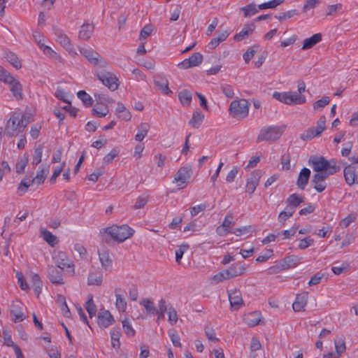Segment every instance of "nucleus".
I'll use <instances>...</instances> for the list:
<instances>
[{
	"label": "nucleus",
	"instance_id": "39",
	"mask_svg": "<svg viewBox=\"0 0 358 358\" xmlns=\"http://www.w3.org/2000/svg\"><path fill=\"white\" fill-rule=\"evenodd\" d=\"M31 282L34 287V292L39 295L41 292L43 282L40 276L36 273H33L31 276Z\"/></svg>",
	"mask_w": 358,
	"mask_h": 358
},
{
	"label": "nucleus",
	"instance_id": "7",
	"mask_svg": "<svg viewBox=\"0 0 358 358\" xmlns=\"http://www.w3.org/2000/svg\"><path fill=\"white\" fill-rule=\"evenodd\" d=\"M249 106L248 101L246 99H242L238 101H231L229 110L233 117L243 119L248 115Z\"/></svg>",
	"mask_w": 358,
	"mask_h": 358
},
{
	"label": "nucleus",
	"instance_id": "20",
	"mask_svg": "<svg viewBox=\"0 0 358 358\" xmlns=\"http://www.w3.org/2000/svg\"><path fill=\"white\" fill-rule=\"evenodd\" d=\"M308 292H303L296 295L292 304V308L295 312H301L305 310L308 303Z\"/></svg>",
	"mask_w": 358,
	"mask_h": 358
},
{
	"label": "nucleus",
	"instance_id": "10",
	"mask_svg": "<svg viewBox=\"0 0 358 358\" xmlns=\"http://www.w3.org/2000/svg\"><path fill=\"white\" fill-rule=\"evenodd\" d=\"M53 259L57 267L66 270V272L70 273L72 275H74V265L65 252L58 251L55 252Z\"/></svg>",
	"mask_w": 358,
	"mask_h": 358
},
{
	"label": "nucleus",
	"instance_id": "35",
	"mask_svg": "<svg viewBox=\"0 0 358 358\" xmlns=\"http://www.w3.org/2000/svg\"><path fill=\"white\" fill-rule=\"evenodd\" d=\"M204 119V115L200 111H195L193 113L192 117L189 120V125H191L194 128H199Z\"/></svg>",
	"mask_w": 358,
	"mask_h": 358
},
{
	"label": "nucleus",
	"instance_id": "14",
	"mask_svg": "<svg viewBox=\"0 0 358 358\" xmlns=\"http://www.w3.org/2000/svg\"><path fill=\"white\" fill-rule=\"evenodd\" d=\"M63 271L61 268L55 266H50L48 268V277L50 281L54 285H63Z\"/></svg>",
	"mask_w": 358,
	"mask_h": 358
},
{
	"label": "nucleus",
	"instance_id": "57",
	"mask_svg": "<svg viewBox=\"0 0 358 358\" xmlns=\"http://www.w3.org/2000/svg\"><path fill=\"white\" fill-rule=\"evenodd\" d=\"M43 155V148L41 146H38L34 149V152L33 155V161L32 164L34 165L38 164L42 159Z\"/></svg>",
	"mask_w": 358,
	"mask_h": 358
},
{
	"label": "nucleus",
	"instance_id": "22",
	"mask_svg": "<svg viewBox=\"0 0 358 358\" xmlns=\"http://www.w3.org/2000/svg\"><path fill=\"white\" fill-rule=\"evenodd\" d=\"M22 304L20 303H13L11 306L10 315L14 322L17 323L24 320Z\"/></svg>",
	"mask_w": 358,
	"mask_h": 358
},
{
	"label": "nucleus",
	"instance_id": "54",
	"mask_svg": "<svg viewBox=\"0 0 358 358\" xmlns=\"http://www.w3.org/2000/svg\"><path fill=\"white\" fill-rule=\"evenodd\" d=\"M189 245H181L179 246L178 248H177L175 251L176 255V262L180 264V260L182 258V256L184 253L188 250Z\"/></svg>",
	"mask_w": 358,
	"mask_h": 358
},
{
	"label": "nucleus",
	"instance_id": "12",
	"mask_svg": "<svg viewBox=\"0 0 358 358\" xmlns=\"http://www.w3.org/2000/svg\"><path fill=\"white\" fill-rule=\"evenodd\" d=\"M203 62V55L200 52L193 53L188 59H185L178 64V68L187 69L199 66Z\"/></svg>",
	"mask_w": 358,
	"mask_h": 358
},
{
	"label": "nucleus",
	"instance_id": "37",
	"mask_svg": "<svg viewBox=\"0 0 358 358\" xmlns=\"http://www.w3.org/2000/svg\"><path fill=\"white\" fill-rule=\"evenodd\" d=\"M6 59L16 69L22 68V64L18 57L13 52H8L5 54Z\"/></svg>",
	"mask_w": 358,
	"mask_h": 358
},
{
	"label": "nucleus",
	"instance_id": "28",
	"mask_svg": "<svg viewBox=\"0 0 358 358\" xmlns=\"http://www.w3.org/2000/svg\"><path fill=\"white\" fill-rule=\"evenodd\" d=\"M89 285H101L102 283V273L99 270L90 271L87 278Z\"/></svg>",
	"mask_w": 358,
	"mask_h": 358
},
{
	"label": "nucleus",
	"instance_id": "34",
	"mask_svg": "<svg viewBox=\"0 0 358 358\" xmlns=\"http://www.w3.org/2000/svg\"><path fill=\"white\" fill-rule=\"evenodd\" d=\"M115 112L117 116L124 121H129L131 118V114L122 103H118Z\"/></svg>",
	"mask_w": 358,
	"mask_h": 358
},
{
	"label": "nucleus",
	"instance_id": "63",
	"mask_svg": "<svg viewBox=\"0 0 358 358\" xmlns=\"http://www.w3.org/2000/svg\"><path fill=\"white\" fill-rule=\"evenodd\" d=\"M317 131V134H321L326 129V117L324 115L320 116L318 121L317 122V125L315 127Z\"/></svg>",
	"mask_w": 358,
	"mask_h": 358
},
{
	"label": "nucleus",
	"instance_id": "45",
	"mask_svg": "<svg viewBox=\"0 0 358 358\" xmlns=\"http://www.w3.org/2000/svg\"><path fill=\"white\" fill-rule=\"evenodd\" d=\"M78 97L82 101L83 104L87 106H91L93 103V100L90 94H88L85 91L80 90L77 93Z\"/></svg>",
	"mask_w": 358,
	"mask_h": 358
},
{
	"label": "nucleus",
	"instance_id": "38",
	"mask_svg": "<svg viewBox=\"0 0 358 358\" xmlns=\"http://www.w3.org/2000/svg\"><path fill=\"white\" fill-rule=\"evenodd\" d=\"M178 98L182 106H189L192 99V93L187 90H182L178 94Z\"/></svg>",
	"mask_w": 358,
	"mask_h": 358
},
{
	"label": "nucleus",
	"instance_id": "32",
	"mask_svg": "<svg viewBox=\"0 0 358 358\" xmlns=\"http://www.w3.org/2000/svg\"><path fill=\"white\" fill-rule=\"evenodd\" d=\"M229 33L227 31H222L219 34L217 37L213 38L208 44V48L210 50H213L217 48L219 44L224 41L229 36Z\"/></svg>",
	"mask_w": 358,
	"mask_h": 358
},
{
	"label": "nucleus",
	"instance_id": "55",
	"mask_svg": "<svg viewBox=\"0 0 358 358\" xmlns=\"http://www.w3.org/2000/svg\"><path fill=\"white\" fill-rule=\"evenodd\" d=\"M168 317L171 325L176 324L178 320L177 312L172 306L169 307Z\"/></svg>",
	"mask_w": 358,
	"mask_h": 358
},
{
	"label": "nucleus",
	"instance_id": "40",
	"mask_svg": "<svg viewBox=\"0 0 358 358\" xmlns=\"http://www.w3.org/2000/svg\"><path fill=\"white\" fill-rule=\"evenodd\" d=\"M40 49L43 51V52L48 57L53 58L59 62H62V57L57 53L55 50H53L50 46L44 45H41Z\"/></svg>",
	"mask_w": 358,
	"mask_h": 358
},
{
	"label": "nucleus",
	"instance_id": "59",
	"mask_svg": "<svg viewBox=\"0 0 358 358\" xmlns=\"http://www.w3.org/2000/svg\"><path fill=\"white\" fill-rule=\"evenodd\" d=\"M16 278H17V282L22 290L28 291L29 289V287L25 279L24 278L23 274L21 272L16 273Z\"/></svg>",
	"mask_w": 358,
	"mask_h": 358
},
{
	"label": "nucleus",
	"instance_id": "25",
	"mask_svg": "<svg viewBox=\"0 0 358 358\" xmlns=\"http://www.w3.org/2000/svg\"><path fill=\"white\" fill-rule=\"evenodd\" d=\"M255 29V25L253 23L246 24L239 33L235 34L234 39L236 41H241L251 34Z\"/></svg>",
	"mask_w": 358,
	"mask_h": 358
},
{
	"label": "nucleus",
	"instance_id": "49",
	"mask_svg": "<svg viewBox=\"0 0 358 358\" xmlns=\"http://www.w3.org/2000/svg\"><path fill=\"white\" fill-rule=\"evenodd\" d=\"M28 157L26 155H24L18 159L15 165L16 172L17 173H22L24 172V169L28 164Z\"/></svg>",
	"mask_w": 358,
	"mask_h": 358
},
{
	"label": "nucleus",
	"instance_id": "21",
	"mask_svg": "<svg viewBox=\"0 0 358 358\" xmlns=\"http://www.w3.org/2000/svg\"><path fill=\"white\" fill-rule=\"evenodd\" d=\"M98 254L102 267L106 271H110L112 268V259L110 257L108 250L103 248L98 251Z\"/></svg>",
	"mask_w": 358,
	"mask_h": 358
},
{
	"label": "nucleus",
	"instance_id": "18",
	"mask_svg": "<svg viewBox=\"0 0 358 358\" xmlns=\"http://www.w3.org/2000/svg\"><path fill=\"white\" fill-rule=\"evenodd\" d=\"M261 174L259 171H254L247 179L245 185V192L250 194H252L259 185Z\"/></svg>",
	"mask_w": 358,
	"mask_h": 358
},
{
	"label": "nucleus",
	"instance_id": "3",
	"mask_svg": "<svg viewBox=\"0 0 358 358\" xmlns=\"http://www.w3.org/2000/svg\"><path fill=\"white\" fill-rule=\"evenodd\" d=\"M134 232L135 231L127 224L120 226L113 225L100 230V234H108L113 239L120 243H122L125 240L131 238Z\"/></svg>",
	"mask_w": 358,
	"mask_h": 358
},
{
	"label": "nucleus",
	"instance_id": "46",
	"mask_svg": "<svg viewBox=\"0 0 358 358\" xmlns=\"http://www.w3.org/2000/svg\"><path fill=\"white\" fill-rule=\"evenodd\" d=\"M317 133V131L315 127H310L301 135V138L303 141H310L320 135Z\"/></svg>",
	"mask_w": 358,
	"mask_h": 358
},
{
	"label": "nucleus",
	"instance_id": "4",
	"mask_svg": "<svg viewBox=\"0 0 358 358\" xmlns=\"http://www.w3.org/2000/svg\"><path fill=\"white\" fill-rule=\"evenodd\" d=\"M284 130V126L271 125L263 127L257 137V142L275 141L280 138Z\"/></svg>",
	"mask_w": 358,
	"mask_h": 358
},
{
	"label": "nucleus",
	"instance_id": "17",
	"mask_svg": "<svg viewBox=\"0 0 358 358\" xmlns=\"http://www.w3.org/2000/svg\"><path fill=\"white\" fill-rule=\"evenodd\" d=\"M224 271L226 278L230 279L245 273L246 267L245 266V264L238 262L231 264L229 268Z\"/></svg>",
	"mask_w": 358,
	"mask_h": 358
},
{
	"label": "nucleus",
	"instance_id": "43",
	"mask_svg": "<svg viewBox=\"0 0 358 358\" xmlns=\"http://www.w3.org/2000/svg\"><path fill=\"white\" fill-rule=\"evenodd\" d=\"M243 12L244 17H248L252 15H254L259 11V6L257 7L256 4L254 3H251L241 8Z\"/></svg>",
	"mask_w": 358,
	"mask_h": 358
},
{
	"label": "nucleus",
	"instance_id": "5",
	"mask_svg": "<svg viewBox=\"0 0 358 358\" xmlns=\"http://www.w3.org/2000/svg\"><path fill=\"white\" fill-rule=\"evenodd\" d=\"M273 98L278 101L287 105H299L304 103L306 99L304 95L299 94L296 92H274Z\"/></svg>",
	"mask_w": 358,
	"mask_h": 358
},
{
	"label": "nucleus",
	"instance_id": "58",
	"mask_svg": "<svg viewBox=\"0 0 358 358\" xmlns=\"http://www.w3.org/2000/svg\"><path fill=\"white\" fill-rule=\"evenodd\" d=\"M314 244V240L310 236L306 237L299 241L298 248L300 250H305L309 246Z\"/></svg>",
	"mask_w": 358,
	"mask_h": 358
},
{
	"label": "nucleus",
	"instance_id": "51",
	"mask_svg": "<svg viewBox=\"0 0 358 358\" xmlns=\"http://www.w3.org/2000/svg\"><path fill=\"white\" fill-rule=\"evenodd\" d=\"M303 200L301 197H300L296 194H292L289 196L287 199L286 203L287 204L292 205L294 207L299 206L301 203H303Z\"/></svg>",
	"mask_w": 358,
	"mask_h": 358
},
{
	"label": "nucleus",
	"instance_id": "9",
	"mask_svg": "<svg viewBox=\"0 0 358 358\" xmlns=\"http://www.w3.org/2000/svg\"><path fill=\"white\" fill-rule=\"evenodd\" d=\"M97 78L108 89L115 91L118 87V79L112 73L106 71L103 69H97L95 72Z\"/></svg>",
	"mask_w": 358,
	"mask_h": 358
},
{
	"label": "nucleus",
	"instance_id": "42",
	"mask_svg": "<svg viewBox=\"0 0 358 358\" xmlns=\"http://www.w3.org/2000/svg\"><path fill=\"white\" fill-rule=\"evenodd\" d=\"M85 309L91 318L96 315V306L94 303L92 295H89L85 303Z\"/></svg>",
	"mask_w": 358,
	"mask_h": 358
},
{
	"label": "nucleus",
	"instance_id": "62",
	"mask_svg": "<svg viewBox=\"0 0 358 358\" xmlns=\"http://www.w3.org/2000/svg\"><path fill=\"white\" fill-rule=\"evenodd\" d=\"M205 334L209 341L214 343H217L219 341V338L216 337L214 329L211 327L206 326L205 327Z\"/></svg>",
	"mask_w": 358,
	"mask_h": 358
},
{
	"label": "nucleus",
	"instance_id": "41",
	"mask_svg": "<svg viewBox=\"0 0 358 358\" xmlns=\"http://www.w3.org/2000/svg\"><path fill=\"white\" fill-rule=\"evenodd\" d=\"M336 353L341 357L346 350L345 341L343 338H338L334 340Z\"/></svg>",
	"mask_w": 358,
	"mask_h": 358
},
{
	"label": "nucleus",
	"instance_id": "36",
	"mask_svg": "<svg viewBox=\"0 0 358 358\" xmlns=\"http://www.w3.org/2000/svg\"><path fill=\"white\" fill-rule=\"evenodd\" d=\"M139 303L145 308L147 313L150 315H155L157 311L155 304L150 299H143L140 301Z\"/></svg>",
	"mask_w": 358,
	"mask_h": 358
},
{
	"label": "nucleus",
	"instance_id": "26",
	"mask_svg": "<svg viewBox=\"0 0 358 358\" xmlns=\"http://www.w3.org/2000/svg\"><path fill=\"white\" fill-rule=\"evenodd\" d=\"M94 31V25L92 23L83 24L78 33V38L83 41H87Z\"/></svg>",
	"mask_w": 358,
	"mask_h": 358
},
{
	"label": "nucleus",
	"instance_id": "15",
	"mask_svg": "<svg viewBox=\"0 0 358 358\" xmlns=\"http://www.w3.org/2000/svg\"><path fill=\"white\" fill-rule=\"evenodd\" d=\"M228 296L231 307L234 310H238L243 305V300L239 290H229L228 291Z\"/></svg>",
	"mask_w": 358,
	"mask_h": 358
},
{
	"label": "nucleus",
	"instance_id": "60",
	"mask_svg": "<svg viewBox=\"0 0 358 358\" xmlns=\"http://www.w3.org/2000/svg\"><path fill=\"white\" fill-rule=\"evenodd\" d=\"M280 5V0H271L259 5V9L264 10L267 8H274Z\"/></svg>",
	"mask_w": 358,
	"mask_h": 358
},
{
	"label": "nucleus",
	"instance_id": "13",
	"mask_svg": "<svg viewBox=\"0 0 358 358\" xmlns=\"http://www.w3.org/2000/svg\"><path fill=\"white\" fill-rule=\"evenodd\" d=\"M343 176L348 185L358 184V166H346L343 169Z\"/></svg>",
	"mask_w": 358,
	"mask_h": 358
},
{
	"label": "nucleus",
	"instance_id": "2",
	"mask_svg": "<svg viewBox=\"0 0 358 358\" xmlns=\"http://www.w3.org/2000/svg\"><path fill=\"white\" fill-rule=\"evenodd\" d=\"M309 163L315 172L324 171L329 172V174H334L341 170L335 159L327 160L323 157H313L310 159Z\"/></svg>",
	"mask_w": 358,
	"mask_h": 358
},
{
	"label": "nucleus",
	"instance_id": "16",
	"mask_svg": "<svg viewBox=\"0 0 358 358\" xmlns=\"http://www.w3.org/2000/svg\"><path fill=\"white\" fill-rule=\"evenodd\" d=\"M97 322L99 327L107 328L115 322V320L108 310L101 309L98 314Z\"/></svg>",
	"mask_w": 358,
	"mask_h": 358
},
{
	"label": "nucleus",
	"instance_id": "1",
	"mask_svg": "<svg viewBox=\"0 0 358 358\" xmlns=\"http://www.w3.org/2000/svg\"><path fill=\"white\" fill-rule=\"evenodd\" d=\"M27 124L28 121L24 119V115L13 113L6 122L5 132L10 136H17L24 131Z\"/></svg>",
	"mask_w": 358,
	"mask_h": 358
},
{
	"label": "nucleus",
	"instance_id": "24",
	"mask_svg": "<svg viewBox=\"0 0 358 358\" xmlns=\"http://www.w3.org/2000/svg\"><path fill=\"white\" fill-rule=\"evenodd\" d=\"M310 176V171L308 168H303L301 170L297 181L296 185L299 188L301 189H304L306 186L307 185L309 178Z\"/></svg>",
	"mask_w": 358,
	"mask_h": 358
},
{
	"label": "nucleus",
	"instance_id": "61",
	"mask_svg": "<svg viewBox=\"0 0 358 358\" xmlns=\"http://www.w3.org/2000/svg\"><path fill=\"white\" fill-rule=\"evenodd\" d=\"M221 90L222 93L228 98H233L234 96V91L231 85L229 84H223L221 85Z\"/></svg>",
	"mask_w": 358,
	"mask_h": 358
},
{
	"label": "nucleus",
	"instance_id": "44",
	"mask_svg": "<svg viewBox=\"0 0 358 358\" xmlns=\"http://www.w3.org/2000/svg\"><path fill=\"white\" fill-rule=\"evenodd\" d=\"M41 236L51 246H54L57 241V237L53 235L50 231L47 229H43L41 231Z\"/></svg>",
	"mask_w": 358,
	"mask_h": 358
},
{
	"label": "nucleus",
	"instance_id": "27",
	"mask_svg": "<svg viewBox=\"0 0 358 358\" xmlns=\"http://www.w3.org/2000/svg\"><path fill=\"white\" fill-rule=\"evenodd\" d=\"M321 41L322 34L320 33L315 34L310 38H307L303 41L301 49L303 50L310 49Z\"/></svg>",
	"mask_w": 358,
	"mask_h": 358
},
{
	"label": "nucleus",
	"instance_id": "31",
	"mask_svg": "<svg viewBox=\"0 0 358 358\" xmlns=\"http://www.w3.org/2000/svg\"><path fill=\"white\" fill-rule=\"evenodd\" d=\"M303 257L292 255L285 257L282 262L285 265V268H288L296 267L301 263Z\"/></svg>",
	"mask_w": 358,
	"mask_h": 358
},
{
	"label": "nucleus",
	"instance_id": "56",
	"mask_svg": "<svg viewBox=\"0 0 358 358\" xmlns=\"http://www.w3.org/2000/svg\"><path fill=\"white\" fill-rule=\"evenodd\" d=\"M13 75L10 73L6 69L0 65V81L3 83H8V81L13 78Z\"/></svg>",
	"mask_w": 358,
	"mask_h": 358
},
{
	"label": "nucleus",
	"instance_id": "8",
	"mask_svg": "<svg viewBox=\"0 0 358 358\" xmlns=\"http://www.w3.org/2000/svg\"><path fill=\"white\" fill-rule=\"evenodd\" d=\"M53 30L56 41L59 43L72 57H76L78 53L68 36L59 28L55 27Z\"/></svg>",
	"mask_w": 358,
	"mask_h": 358
},
{
	"label": "nucleus",
	"instance_id": "48",
	"mask_svg": "<svg viewBox=\"0 0 358 358\" xmlns=\"http://www.w3.org/2000/svg\"><path fill=\"white\" fill-rule=\"evenodd\" d=\"M35 182L34 180L31 177H25L20 182V186L18 187V190L21 194H24L27 192V188L32 184Z\"/></svg>",
	"mask_w": 358,
	"mask_h": 358
},
{
	"label": "nucleus",
	"instance_id": "19",
	"mask_svg": "<svg viewBox=\"0 0 358 358\" xmlns=\"http://www.w3.org/2000/svg\"><path fill=\"white\" fill-rule=\"evenodd\" d=\"M6 84L8 85L10 87V90L13 94V96L17 99L20 100L23 98V88L20 82L13 77L8 83Z\"/></svg>",
	"mask_w": 358,
	"mask_h": 358
},
{
	"label": "nucleus",
	"instance_id": "6",
	"mask_svg": "<svg viewBox=\"0 0 358 358\" xmlns=\"http://www.w3.org/2000/svg\"><path fill=\"white\" fill-rule=\"evenodd\" d=\"M80 52L88 62L97 69H103L108 63L97 52L94 51L91 47L83 46L79 48Z\"/></svg>",
	"mask_w": 358,
	"mask_h": 358
},
{
	"label": "nucleus",
	"instance_id": "52",
	"mask_svg": "<svg viewBox=\"0 0 358 358\" xmlns=\"http://www.w3.org/2000/svg\"><path fill=\"white\" fill-rule=\"evenodd\" d=\"M122 328H123V330H124L125 334L129 337H133L136 334V331L132 327L129 321L127 318H125L122 321Z\"/></svg>",
	"mask_w": 358,
	"mask_h": 358
},
{
	"label": "nucleus",
	"instance_id": "64",
	"mask_svg": "<svg viewBox=\"0 0 358 358\" xmlns=\"http://www.w3.org/2000/svg\"><path fill=\"white\" fill-rule=\"evenodd\" d=\"M329 101H330V99L329 96H323L321 99L317 101L313 104V108L315 110L323 108L329 103Z\"/></svg>",
	"mask_w": 358,
	"mask_h": 358
},
{
	"label": "nucleus",
	"instance_id": "50",
	"mask_svg": "<svg viewBox=\"0 0 358 358\" xmlns=\"http://www.w3.org/2000/svg\"><path fill=\"white\" fill-rule=\"evenodd\" d=\"M48 167L38 169L37 171L36 177L33 178L35 182L38 185L42 184L46 178V175L48 173Z\"/></svg>",
	"mask_w": 358,
	"mask_h": 358
},
{
	"label": "nucleus",
	"instance_id": "29",
	"mask_svg": "<svg viewBox=\"0 0 358 358\" xmlns=\"http://www.w3.org/2000/svg\"><path fill=\"white\" fill-rule=\"evenodd\" d=\"M138 132L135 135V140L141 142L148 135L150 125L147 122H141L137 127Z\"/></svg>",
	"mask_w": 358,
	"mask_h": 358
},
{
	"label": "nucleus",
	"instance_id": "47",
	"mask_svg": "<svg viewBox=\"0 0 358 358\" xmlns=\"http://www.w3.org/2000/svg\"><path fill=\"white\" fill-rule=\"evenodd\" d=\"M148 199H149L148 195L145 194L140 195L136 199V201L134 205L133 206V208L135 210L143 208L145 207V206L147 204V203L148 202Z\"/></svg>",
	"mask_w": 358,
	"mask_h": 358
},
{
	"label": "nucleus",
	"instance_id": "30",
	"mask_svg": "<svg viewBox=\"0 0 358 358\" xmlns=\"http://www.w3.org/2000/svg\"><path fill=\"white\" fill-rule=\"evenodd\" d=\"M155 85L165 94H171L169 90V82L167 79L163 77H157L154 80Z\"/></svg>",
	"mask_w": 358,
	"mask_h": 358
},
{
	"label": "nucleus",
	"instance_id": "11",
	"mask_svg": "<svg viewBox=\"0 0 358 358\" xmlns=\"http://www.w3.org/2000/svg\"><path fill=\"white\" fill-rule=\"evenodd\" d=\"M192 175V167L189 165H186L180 167L174 176L173 182L177 184L178 186H181L182 188L185 187V185L191 178Z\"/></svg>",
	"mask_w": 358,
	"mask_h": 358
},
{
	"label": "nucleus",
	"instance_id": "53",
	"mask_svg": "<svg viewBox=\"0 0 358 358\" xmlns=\"http://www.w3.org/2000/svg\"><path fill=\"white\" fill-rule=\"evenodd\" d=\"M108 108L107 106H96L92 109V114L99 117H105L108 113Z\"/></svg>",
	"mask_w": 358,
	"mask_h": 358
},
{
	"label": "nucleus",
	"instance_id": "33",
	"mask_svg": "<svg viewBox=\"0 0 358 358\" xmlns=\"http://www.w3.org/2000/svg\"><path fill=\"white\" fill-rule=\"evenodd\" d=\"M115 307L120 313H124L127 308V303L123 295L115 289Z\"/></svg>",
	"mask_w": 358,
	"mask_h": 358
},
{
	"label": "nucleus",
	"instance_id": "23",
	"mask_svg": "<svg viewBox=\"0 0 358 358\" xmlns=\"http://www.w3.org/2000/svg\"><path fill=\"white\" fill-rule=\"evenodd\" d=\"M243 320L249 327H255L261 320V313L259 311L248 313L244 315Z\"/></svg>",
	"mask_w": 358,
	"mask_h": 358
}]
</instances>
